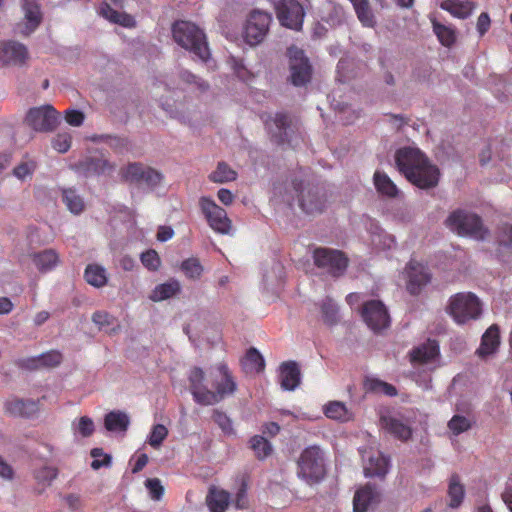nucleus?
I'll return each instance as SVG.
<instances>
[{"label": "nucleus", "mask_w": 512, "mask_h": 512, "mask_svg": "<svg viewBox=\"0 0 512 512\" xmlns=\"http://www.w3.org/2000/svg\"><path fill=\"white\" fill-rule=\"evenodd\" d=\"M58 113L51 105L30 108L25 117L26 124L36 132H50L58 123Z\"/></svg>", "instance_id": "nucleus-11"}, {"label": "nucleus", "mask_w": 512, "mask_h": 512, "mask_svg": "<svg viewBox=\"0 0 512 512\" xmlns=\"http://www.w3.org/2000/svg\"><path fill=\"white\" fill-rule=\"evenodd\" d=\"M92 321L100 328L104 329L114 322V317L105 311H97L92 315Z\"/></svg>", "instance_id": "nucleus-59"}, {"label": "nucleus", "mask_w": 512, "mask_h": 512, "mask_svg": "<svg viewBox=\"0 0 512 512\" xmlns=\"http://www.w3.org/2000/svg\"><path fill=\"white\" fill-rule=\"evenodd\" d=\"M280 383L281 387L287 391L295 390L300 384V369L296 362H284L280 366Z\"/></svg>", "instance_id": "nucleus-25"}, {"label": "nucleus", "mask_w": 512, "mask_h": 512, "mask_svg": "<svg viewBox=\"0 0 512 512\" xmlns=\"http://www.w3.org/2000/svg\"><path fill=\"white\" fill-rule=\"evenodd\" d=\"M237 178V173L230 168L225 162H220L215 171H213L209 179L214 183H226L234 181Z\"/></svg>", "instance_id": "nucleus-47"}, {"label": "nucleus", "mask_w": 512, "mask_h": 512, "mask_svg": "<svg viewBox=\"0 0 512 512\" xmlns=\"http://www.w3.org/2000/svg\"><path fill=\"white\" fill-rule=\"evenodd\" d=\"M65 119L71 126L78 127L82 125L84 121V114L80 110L68 109L65 112Z\"/></svg>", "instance_id": "nucleus-60"}, {"label": "nucleus", "mask_w": 512, "mask_h": 512, "mask_svg": "<svg viewBox=\"0 0 512 512\" xmlns=\"http://www.w3.org/2000/svg\"><path fill=\"white\" fill-rule=\"evenodd\" d=\"M368 230L371 237V244L374 249L378 251H386L395 247L396 241L394 236L383 231L376 222L371 221Z\"/></svg>", "instance_id": "nucleus-27"}, {"label": "nucleus", "mask_w": 512, "mask_h": 512, "mask_svg": "<svg viewBox=\"0 0 512 512\" xmlns=\"http://www.w3.org/2000/svg\"><path fill=\"white\" fill-rule=\"evenodd\" d=\"M241 364L247 373L260 372L264 369V359L255 348H250Z\"/></svg>", "instance_id": "nucleus-42"}, {"label": "nucleus", "mask_w": 512, "mask_h": 512, "mask_svg": "<svg viewBox=\"0 0 512 512\" xmlns=\"http://www.w3.org/2000/svg\"><path fill=\"white\" fill-rule=\"evenodd\" d=\"M36 168H37L36 161L34 159L26 156L13 169V175L21 181H26L27 179L32 178Z\"/></svg>", "instance_id": "nucleus-46"}, {"label": "nucleus", "mask_w": 512, "mask_h": 512, "mask_svg": "<svg viewBox=\"0 0 512 512\" xmlns=\"http://www.w3.org/2000/svg\"><path fill=\"white\" fill-rule=\"evenodd\" d=\"M397 168L413 185L421 189L433 188L438 184L440 172L416 147H403L396 151Z\"/></svg>", "instance_id": "nucleus-2"}, {"label": "nucleus", "mask_w": 512, "mask_h": 512, "mask_svg": "<svg viewBox=\"0 0 512 512\" xmlns=\"http://www.w3.org/2000/svg\"><path fill=\"white\" fill-rule=\"evenodd\" d=\"M500 344L499 327L497 325L490 326L482 336L480 347L477 354L480 357H487L496 352Z\"/></svg>", "instance_id": "nucleus-29"}, {"label": "nucleus", "mask_w": 512, "mask_h": 512, "mask_svg": "<svg viewBox=\"0 0 512 512\" xmlns=\"http://www.w3.org/2000/svg\"><path fill=\"white\" fill-rule=\"evenodd\" d=\"M274 9L282 26L295 31L302 29L305 10L298 0H277Z\"/></svg>", "instance_id": "nucleus-9"}, {"label": "nucleus", "mask_w": 512, "mask_h": 512, "mask_svg": "<svg viewBox=\"0 0 512 512\" xmlns=\"http://www.w3.org/2000/svg\"><path fill=\"white\" fill-rule=\"evenodd\" d=\"M72 136L69 132H60L52 140V147L59 153H66L71 147Z\"/></svg>", "instance_id": "nucleus-56"}, {"label": "nucleus", "mask_w": 512, "mask_h": 512, "mask_svg": "<svg viewBox=\"0 0 512 512\" xmlns=\"http://www.w3.org/2000/svg\"><path fill=\"white\" fill-rule=\"evenodd\" d=\"M290 79L294 86H303L311 79V66L303 50L292 46L288 49Z\"/></svg>", "instance_id": "nucleus-13"}, {"label": "nucleus", "mask_w": 512, "mask_h": 512, "mask_svg": "<svg viewBox=\"0 0 512 512\" xmlns=\"http://www.w3.org/2000/svg\"><path fill=\"white\" fill-rule=\"evenodd\" d=\"M71 430L75 438H87L94 433L95 425L90 417L82 416L72 421Z\"/></svg>", "instance_id": "nucleus-44"}, {"label": "nucleus", "mask_w": 512, "mask_h": 512, "mask_svg": "<svg viewBox=\"0 0 512 512\" xmlns=\"http://www.w3.org/2000/svg\"><path fill=\"white\" fill-rule=\"evenodd\" d=\"M167 435H168L167 428L162 424H157V425L153 426L147 442L153 448H158L162 444L163 440L167 437Z\"/></svg>", "instance_id": "nucleus-55"}, {"label": "nucleus", "mask_w": 512, "mask_h": 512, "mask_svg": "<svg viewBox=\"0 0 512 512\" xmlns=\"http://www.w3.org/2000/svg\"><path fill=\"white\" fill-rule=\"evenodd\" d=\"M250 445L258 459H265L272 452V446L263 436L256 435L251 438Z\"/></svg>", "instance_id": "nucleus-50"}, {"label": "nucleus", "mask_w": 512, "mask_h": 512, "mask_svg": "<svg viewBox=\"0 0 512 512\" xmlns=\"http://www.w3.org/2000/svg\"><path fill=\"white\" fill-rule=\"evenodd\" d=\"M440 7L456 18L465 19L472 14L475 6L469 0H444L441 2Z\"/></svg>", "instance_id": "nucleus-30"}, {"label": "nucleus", "mask_w": 512, "mask_h": 512, "mask_svg": "<svg viewBox=\"0 0 512 512\" xmlns=\"http://www.w3.org/2000/svg\"><path fill=\"white\" fill-rule=\"evenodd\" d=\"M314 263L332 276H340L347 268V259L342 252L329 248H317L313 253Z\"/></svg>", "instance_id": "nucleus-12"}, {"label": "nucleus", "mask_w": 512, "mask_h": 512, "mask_svg": "<svg viewBox=\"0 0 512 512\" xmlns=\"http://www.w3.org/2000/svg\"><path fill=\"white\" fill-rule=\"evenodd\" d=\"M215 391L209 390L204 384L205 374L199 368H193L189 373L190 391L194 401L200 405H214L224 399L226 396L232 395L236 388V382L228 368L221 362L208 370Z\"/></svg>", "instance_id": "nucleus-1"}, {"label": "nucleus", "mask_w": 512, "mask_h": 512, "mask_svg": "<svg viewBox=\"0 0 512 512\" xmlns=\"http://www.w3.org/2000/svg\"><path fill=\"white\" fill-rule=\"evenodd\" d=\"M212 418L225 435L234 434L232 420L226 413L216 409L213 411Z\"/></svg>", "instance_id": "nucleus-53"}, {"label": "nucleus", "mask_w": 512, "mask_h": 512, "mask_svg": "<svg viewBox=\"0 0 512 512\" xmlns=\"http://www.w3.org/2000/svg\"><path fill=\"white\" fill-rule=\"evenodd\" d=\"M324 453L319 446L305 448L298 460V477L307 484L319 483L325 476Z\"/></svg>", "instance_id": "nucleus-5"}, {"label": "nucleus", "mask_w": 512, "mask_h": 512, "mask_svg": "<svg viewBox=\"0 0 512 512\" xmlns=\"http://www.w3.org/2000/svg\"><path fill=\"white\" fill-rule=\"evenodd\" d=\"M365 387L370 392L384 394L387 396H395L397 394V390L393 385L377 378H367L365 381Z\"/></svg>", "instance_id": "nucleus-48"}, {"label": "nucleus", "mask_w": 512, "mask_h": 512, "mask_svg": "<svg viewBox=\"0 0 512 512\" xmlns=\"http://www.w3.org/2000/svg\"><path fill=\"white\" fill-rule=\"evenodd\" d=\"M438 357L439 346L435 340H427L410 352V361L414 366L427 365L430 369L436 367Z\"/></svg>", "instance_id": "nucleus-19"}, {"label": "nucleus", "mask_w": 512, "mask_h": 512, "mask_svg": "<svg viewBox=\"0 0 512 512\" xmlns=\"http://www.w3.org/2000/svg\"><path fill=\"white\" fill-rule=\"evenodd\" d=\"M206 503L210 512H225L230 503V494L223 489L212 487L206 497Z\"/></svg>", "instance_id": "nucleus-31"}, {"label": "nucleus", "mask_w": 512, "mask_h": 512, "mask_svg": "<svg viewBox=\"0 0 512 512\" xmlns=\"http://www.w3.org/2000/svg\"><path fill=\"white\" fill-rule=\"evenodd\" d=\"M62 202L74 215H79L84 211L85 202L83 197L73 188L62 189Z\"/></svg>", "instance_id": "nucleus-37"}, {"label": "nucleus", "mask_w": 512, "mask_h": 512, "mask_svg": "<svg viewBox=\"0 0 512 512\" xmlns=\"http://www.w3.org/2000/svg\"><path fill=\"white\" fill-rule=\"evenodd\" d=\"M448 496L450 499L449 507L455 509L458 508L464 499L465 489L460 483V478L457 474H453L449 480Z\"/></svg>", "instance_id": "nucleus-41"}, {"label": "nucleus", "mask_w": 512, "mask_h": 512, "mask_svg": "<svg viewBox=\"0 0 512 512\" xmlns=\"http://www.w3.org/2000/svg\"><path fill=\"white\" fill-rule=\"evenodd\" d=\"M366 477H384L389 469V458L373 447L360 449Z\"/></svg>", "instance_id": "nucleus-15"}, {"label": "nucleus", "mask_w": 512, "mask_h": 512, "mask_svg": "<svg viewBox=\"0 0 512 512\" xmlns=\"http://www.w3.org/2000/svg\"><path fill=\"white\" fill-rule=\"evenodd\" d=\"M121 178L137 186L145 185L154 189L162 180V174L157 170L141 163H130L120 171Z\"/></svg>", "instance_id": "nucleus-8"}, {"label": "nucleus", "mask_w": 512, "mask_h": 512, "mask_svg": "<svg viewBox=\"0 0 512 512\" xmlns=\"http://www.w3.org/2000/svg\"><path fill=\"white\" fill-rule=\"evenodd\" d=\"M129 424V416L119 410L109 412L104 419L105 428L113 433H124L128 429Z\"/></svg>", "instance_id": "nucleus-33"}, {"label": "nucleus", "mask_w": 512, "mask_h": 512, "mask_svg": "<svg viewBox=\"0 0 512 512\" xmlns=\"http://www.w3.org/2000/svg\"><path fill=\"white\" fill-rule=\"evenodd\" d=\"M434 34L445 47H451L456 42V30L451 24H443L436 18H431Z\"/></svg>", "instance_id": "nucleus-35"}, {"label": "nucleus", "mask_w": 512, "mask_h": 512, "mask_svg": "<svg viewBox=\"0 0 512 512\" xmlns=\"http://www.w3.org/2000/svg\"><path fill=\"white\" fill-rule=\"evenodd\" d=\"M321 316L323 322L332 326L339 321V311L337 304L331 298H325L320 304Z\"/></svg>", "instance_id": "nucleus-45"}, {"label": "nucleus", "mask_w": 512, "mask_h": 512, "mask_svg": "<svg viewBox=\"0 0 512 512\" xmlns=\"http://www.w3.org/2000/svg\"><path fill=\"white\" fill-rule=\"evenodd\" d=\"M380 501V491L373 484H366L356 491L353 499L354 512H367V510Z\"/></svg>", "instance_id": "nucleus-22"}, {"label": "nucleus", "mask_w": 512, "mask_h": 512, "mask_svg": "<svg viewBox=\"0 0 512 512\" xmlns=\"http://www.w3.org/2000/svg\"><path fill=\"white\" fill-rule=\"evenodd\" d=\"M272 137L280 144L292 143V122L288 115L284 113H276L269 121L266 122Z\"/></svg>", "instance_id": "nucleus-21"}, {"label": "nucleus", "mask_w": 512, "mask_h": 512, "mask_svg": "<svg viewBox=\"0 0 512 512\" xmlns=\"http://www.w3.org/2000/svg\"><path fill=\"white\" fill-rule=\"evenodd\" d=\"M27 47L16 41L0 43V66H23L28 60Z\"/></svg>", "instance_id": "nucleus-17"}, {"label": "nucleus", "mask_w": 512, "mask_h": 512, "mask_svg": "<svg viewBox=\"0 0 512 512\" xmlns=\"http://www.w3.org/2000/svg\"><path fill=\"white\" fill-rule=\"evenodd\" d=\"M271 22L272 15L269 12L259 9L252 10L244 26L245 41L251 46L262 42L269 31Z\"/></svg>", "instance_id": "nucleus-7"}, {"label": "nucleus", "mask_w": 512, "mask_h": 512, "mask_svg": "<svg viewBox=\"0 0 512 512\" xmlns=\"http://www.w3.org/2000/svg\"><path fill=\"white\" fill-rule=\"evenodd\" d=\"M174 41L202 61H207L210 51L204 32L189 21H177L172 26Z\"/></svg>", "instance_id": "nucleus-3"}, {"label": "nucleus", "mask_w": 512, "mask_h": 512, "mask_svg": "<svg viewBox=\"0 0 512 512\" xmlns=\"http://www.w3.org/2000/svg\"><path fill=\"white\" fill-rule=\"evenodd\" d=\"M447 311L459 325L478 320L483 312L481 300L472 292H460L451 296Z\"/></svg>", "instance_id": "nucleus-4"}, {"label": "nucleus", "mask_w": 512, "mask_h": 512, "mask_svg": "<svg viewBox=\"0 0 512 512\" xmlns=\"http://www.w3.org/2000/svg\"><path fill=\"white\" fill-rule=\"evenodd\" d=\"M62 356L57 351L42 354L39 361L46 366H56L61 362Z\"/></svg>", "instance_id": "nucleus-61"}, {"label": "nucleus", "mask_w": 512, "mask_h": 512, "mask_svg": "<svg viewBox=\"0 0 512 512\" xmlns=\"http://www.w3.org/2000/svg\"><path fill=\"white\" fill-rule=\"evenodd\" d=\"M235 506L238 509H245L248 507L247 486L244 482H242L236 494Z\"/></svg>", "instance_id": "nucleus-62"}, {"label": "nucleus", "mask_w": 512, "mask_h": 512, "mask_svg": "<svg viewBox=\"0 0 512 512\" xmlns=\"http://www.w3.org/2000/svg\"><path fill=\"white\" fill-rule=\"evenodd\" d=\"M374 186L379 194L388 198H395L399 194V189L390 177L382 171H376L373 176Z\"/></svg>", "instance_id": "nucleus-34"}, {"label": "nucleus", "mask_w": 512, "mask_h": 512, "mask_svg": "<svg viewBox=\"0 0 512 512\" xmlns=\"http://www.w3.org/2000/svg\"><path fill=\"white\" fill-rule=\"evenodd\" d=\"M323 411L326 417L341 422H347L353 418V413L340 401L329 402L324 406Z\"/></svg>", "instance_id": "nucleus-40"}, {"label": "nucleus", "mask_w": 512, "mask_h": 512, "mask_svg": "<svg viewBox=\"0 0 512 512\" xmlns=\"http://www.w3.org/2000/svg\"><path fill=\"white\" fill-rule=\"evenodd\" d=\"M490 17L488 13L483 12L479 15L477 20V31L479 32L480 36H483L490 27Z\"/></svg>", "instance_id": "nucleus-63"}, {"label": "nucleus", "mask_w": 512, "mask_h": 512, "mask_svg": "<svg viewBox=\"0 0 512 512\" xmlns=\"http://www.w3.org/2000/svg\"><path fill=\"white\" fill-rule=\"evenodd\" d=\"M179 78L191 90L204 92L209 88V85L206 81L199 78L198 76H196L188 70H181L179 72Z\"/></svg>", "instance_id": "nucleus-49"}, {"label": "nucleus", "mask_w": 512, "mask_h": 512, "mask_svg": "<svg viewBox=\"0 0 512 512\" xmlns=\"http://www.w3.org/2000/svg\"><path fill=\"white\" fill-rule=\"evenodd\" d=\"M77 169L80 173L91 176L110 172L114 166L107 159L88 157L78 163Z\"/></svg>", "instance_id": "nucleus-26"}, {"label": "nucleus", "mask_w": 512, "mask_h": 512, "mask_svg": "<svg viewBox=\"0 0 512 512\" xmlns=\"http://www.w3.org/2000/svg\"><path fill=\"white\" fill-rule=\"evenodd\" d=\"M58 470L49 465H42L33 470V478L36 482L35 493L41 495L45 489L51 486L52 482L57 478Z\"/></svg>", "instance_id": "nucleus-28"}, {"label": "nucleus", "mask_w": 512, "mask_h": 512, "mask_svg": "<svg viewBox=\"0 0 512 512\" xmlns=\"http://www.w3.org/2000/svg\"><path fill=\"white\" fill-rule=\"evenodd\" d=\"M361 313L367 326L374 332L386 329L390 324L387 308L380 300L365 302Z\"/></svg>", "instance_id": "nucleus-14"}, {"label": "nucleus", "mask_w": 512, "mask_h": 512, "mask_svg": "<svg viewBox=\"0 0 512 512\" xmlns=\"http://www.w3.org/2000/svg\"><path fill=\"white\" fill-rule=\"evenodd\" d=\"M85 280L88 284L101 288L107 284L108 275L106 269L99 264L87 265L84 273Z\"/></svg>", "instance_id": "nucleus-39"}, {"label": "nucleus", "mask_w": 512, "mask_h": 512, "mask_svg": "<svg viewBox=\"0 0 512 512\" xmlns=\"http://www.w3.org/2000/svg\"><path fill=\"white\" fill-rule=\"evenodd\" d=\"M99 14L111 23L119 24L123 27H133L135 25V20L131 15L114 10L106 3L100 6Z\"/></svg>", "instance_id": "nucleus-36"}, {"label": "nucleus", "mask_w": 512, "mask_h": 512, "mask_svg": "<svg viewBox=\"0 0 512 512\" xmlns=\"http://www.w3.org/2000/svg\"><path fill=\"white\" fill-rule=\"evenodd\" d=\"M145 486L153 500H160L164 493V487L158 478H151L145 481Z\"/></svg>", "instance_id": "nucleus-58"}, {"label": "nucleus", "mask_w": 512, "mask_h": 512, "mask_svg": "<svg viewBox=\"0 0 512 512\" xmlns=\"http://www.w3.org/2000/svg\"><path fill=\"white\" fill-rule=\"evenodd\" d=\"M359 21L365 27H374V15L369 7L368 0H350Z\"/></svg>", "instance_id": "nucleus-43"}, {"label": "nucleus", "mask_w": 512, "mask_h": 512, "mask_svg": "<svg viewBox=\"0 0 512 512\" xmlns=\"http://www.w3.org/2000/svg\"><path fill=\"white\" fill-rule=\"evenodd\" d=\"M141 263L150 271H156L160 267L161 260L155 250H147L140 255Z\"/></svg>", "instance_id": "nucleus-54"}, {"label": "nucleus", "mask_w": 512, "mask_h": 512, "mask_svg": "<svg viewBox=\"0 0 512 512\" xmlns=\"http://www.w3.org/2000/svg\"><path fill=\"white\" fill-rule=\"evenodd\" d=\"M58 261V254L52 249H46L33 255V262L40 272L54 269Z\"/></svg>", "instance_id": "nucleus-38"}, {"label": "nucleus", "mask_w": 512, "mask_h": 512, "mask_svg": "<svg viewBox=\"0 0 512 512\" xmlns=\"http://www.w3.org/2000/svg\"><path fill=\"white\" fill-rule=\"evenodd\" d=\"M181 290L180 282L176 279H170L165 283L157 285L149 295L153 302H160L177 295Z\"/></svg>", "instance_id": "nucleus-32"}, {"label": "nucleus", "mask_w": 512, "mask_h": 512, "mask_svg": "<svg viewBox=\"0 0 512 512\" xmlns=\"http://www.w3.org/2000/svg\"><path fill=\"white\" fill-rule=\"evenodd\" d=\"M199 205L212 230L223 235L231 234L232 222L227 216L225 209L218 206L214 200L208 197H201Z\"/></svg>", "instance_id": "nucleus-10"}, {"label": "nucleus", "mask_w": 512, "mask_h": 512, "mask_svg": "<svg viewBox=\"0 0 512 512\" xmlns=\"http://www.w3.org/2000/svg\"><path fill=\"white\" fill-rule=\"evenodd\" d=\"M181 270L187 278L197 280L203 273V266L197 258L192 257L182 262Z\"/></svg>", "instance_id": "nucleus-51"}, {"label": "nucleus", "mask_w": 512, "mask_h": 512, "mask_svg": "<svg viewBox=\"0 0 512 512\" xmlns=\"http://www.w3.org/2000/svg\"><path fill=\"white\" fill-rule=\"evenodd\" d=\"M407 290L412 295H417L431 280V274L426 266L411 260L406 266Z\"/></svg>", "instance_id": "nucleus-18"}, {"label": "nucleus", "mask_w": 512, "mask_h": 512, "mask_svg": "<svg viewBox=\"0 0 512 512\" xmlns=\"http://www.w3.org/2000/svg\"><path fill=\"white\" fill-rule=\"evenodd\" d=\"M24 19L15 27V32L28 36L33 33L42 21V12L37 0H22Z\"/></svg>", "instance_id": "nucleus-16"}, {"label": "nucleus", "mask_w": 512, "mask_h": 512, "mask_svg": "<svg viewBox=\"0 0 512 512\" xmlns=\"http://www.w3.org/2000/svg\"><path fill=\"white\" fill-rule=\"evenodd\" d=\"M295 190L299 192V206L306 214H317L322 212L324 208L323 196L319 194L318 188L305 187L300 190L297 183H294Z\"/></svg>", "instance_id": "nucleus-20"}, {"label": "nucleus", "mask_w": 512, "mask_h": 512, "mask_svg": "<svg viewBox=\"0 0 512 512\" xmlns=\"http://www.w3.org/2000/svg\"><path fill=\"white\" fill-rule=\"evenodd\" d=\"M380 422L388 433L402 441L408 440L412 435L410 424L401 416H382Z\"/></svg>", "instance_id": "nucleus-23"}, {"label": "nucleus", "mask_w": 512, "mask_h": 512, "mask_svg": "<svg viewBox=\"0 0 512 512\" xmlns=\"http://www.w3.org/2000/svg\"><path fill=\"white\" fill-rule=\"evenodd\" d=\"M91 456L93 457L91 467L94 470H98L101 467H107L111 463V456L108 454H105L101 448L92 449Z\"/></svg>", "instance_id": "nucleus-57"}, {"label": "nucleus", "mask_w": 512, "mask_h": 512, "mask_svg": "<svg viewBox=\"0 0 512 512\" xmlns=\"http://www.w3.org/2000/svg\"><path fill=\"white\" fill-rule=\"evenodd\" d=\"M501 497L509 511L512 512V480L506 482Z\"/></svg>", "instance_id": "nucleus-64"}, {"label": "nucleus", "mask_w": 512, "mask_h": 512, "mask_svg": "<svg viewBox=\"0 0 512 512\" xmlns=\"http://www.w3.org/2000/svg\"><path fill=\"white\" fill-rule=\"evenodd\" d=\"M445 224L447 228L460 236L482 239L485 234L481 218L477 214L464 209L453 211L447 217Z\"/></svg>", "instance_id": "nucleus-6"}, {"label": "nucleus", "mask_w": 512, "mask_h": 512, "mask_svg": "<svg viewBox=\"0 0 512 512\" xmlns=\"http://www.w3.org/2000/svg\"><path fill=\"white\" fill-rule=\"evenodd\" d=\"M5 410L13 416L29 418L39 411V401L12 397L5 402Z\"/></svg>", "instance_id": "nucleus-24"}, {"label": "nucleus", "mask_w": 512, "mask_h": 512, "mask_svg": "<svg viewBox=\"0 0 512 512\" xmlns=\"http://www.w3.org/2000/svg\"><path fill=\"white\" fill-rule=\"evenodd\" d=\"M472 426V421L466 416L456 414L448 422V429L454 435L468 431Z\"/></svg>", "instance_id": "nucleus-52"}]
</instances>
